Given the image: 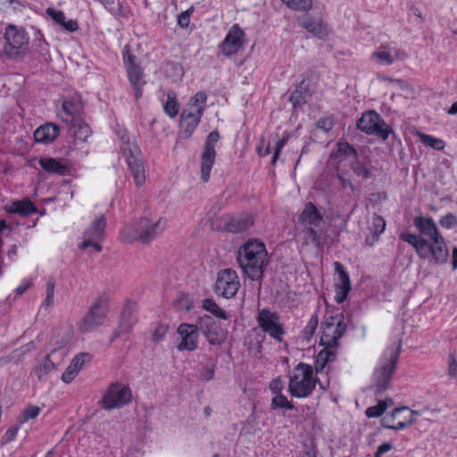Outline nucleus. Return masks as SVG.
Wrapping results in <instances>:
<instances>
[{"mask_svg": "<svg viewBox=\"0 0 457 457\" xmlns=\"http://www.w3.org/2000/svg\"><path fill=\"white\" fill-rule=\"evenodd\" d=\"M358 152L354 146L349 144L345 138H340L330 153V159L341 163L345 160H353L358 157Z\"/></svg>", "mask_w": 457, "mask_h": 457, "instance_id": "obj_25", "label": "nucleus"}, {"mask_svg": "<svg viewBox=\"0 0 457 457\" xmlns=\"http://www.w3.org/2000/svg\"><path fill=\"white\" fill-rule=\"evenodd\" d=\"M169 329L168 325H164L162 323H156L154 324V327L153 328L152 333V339L154 342H159L163 339L165 334L167 333Z\"/></svg>", "mask_w": 457, "mask_h": 457, "instance_id": "obj_52", "label": "nucleus"}, {"mask_svg": "<svg viewBox=\"0 0 457 457\" xmlns=\"http://www.w3.org/2000/svg\"><path fill=\"white\" fill-rule=\"evenodd\" d=\"M36 51L40 55V62L44 63H49L52 61L50 52H49V45L45 40H38V43L36 45Z\"/></svg>", "mask_w": 457, "mask_h": 457, "instance_id": "obj_46", "label": "nucleus"}, {"mask_svg": "<svg viewBox=\"0 0 457 457\" xmlns=\"http://www.w3.org/2000/svg\"><path fill=\"white\" fill-rule=\"evenodd\" d=\"M54 352H55V350H53L52 353L47 354L44 358L43 361L34 369V373L39 380L45 379L46 378V376L52 370H54L55 365L50 359L51 354L54 353Z\"/></svg>", "mask_w": 457, "mask_h": 457, "instance_id": "obj_36", "label": "nucleus"}, {"mask_svg": "<svg viewBox=\"0 0 457 457\" xmlns=\"http://www.w3.org/2000/svg\"><path fill=\"white\" fill-rule=\"evenodd\" d=\"M351 290V287H339L336 286V295H335V300L338 303H344Z\"/></svg>", "mask_w": 457, "mask_h": 457, "instance_id": "obj_59", "label": "nucleus"}, {"mask_svg": "<svg viewBox=\"0 0 457 457\" xmlns=\"http://www.w3.org/2000/svg\"><path fill=\"white\" fill-rule=\"evenodd\" d=\"M392 404V399L379 401L377 405L367 408L365 411V414L368 418H378L386 411L388 405Z\"/></svg>", "mask_w": 457, "mask_h": 457, "instance_id": "obj_39", "label": "nucleus"}, {"mask_svg": "<svg viewBox=\"0 0 457 457\" xmlns=\"http://www.w3.org/2000/svg\"><path fill=\"white\" fill-rule=\"evenodd\" d=\"M132 401L131 389L119 382L112 383L105 390L99 404L104 410L120 409Z\"/></svg>", "mask_w": 457, "mask_h": 457, "instance_id": "obj_8", "label": "nucleus"}, {"mask_svg": "<svg viewBox=\"0 0 457 457\" xmlns=\"http://www.w3.org/2000/svg\"><path fill=\"white\" fill-rule=\"evenodd\" d=\"M105 8L116 19L127 18L131 14L130 7L124 1L119 2L117 8L111 7V5H107Z\"/></svg>", "mask_w": 457, "mask_h": 457, "instance_id": "obj_41", "label": "nucleus"}, {"mask_svg": "<svg viewBox=\"0 0 457 457\" xmlns=\"http://www.w3.org/2000/svg\"><path fill=\"white\" fill-rule=\"evenodd\" d=\"M40 411L41 409L36 405H30L25 408L19 418L20 423L22 424L28 422L31 419L37 418L39 415Z\"/></svg>", "mask_w": 457, "mask_h": 457, "instance_id": "obj_45", "label": "nucleus"}, {"mask_svg": "<svg viewBox=\"0 0 457 457\" xmlns=\"http://www.w3.org/2000/svg\"><path fill=\"white\" fill-rule=\"evenodd\" d=\"M126 71L130 85L134 89L135 98L137 100L141 97L143 94L142 87L145 84L144 80V71L139 63L127 67Z\"/></svg>", "mask_w": 457, "mask_h": 457, "instance_id": "obj_26", "label": "nucleus"}, {"mask_svg": "<svg viewBox=\"0 0 457 457\" xmlns=\"http://www.w3.org/2000/svg\"><path fill=\"white\" fill-rule=\"evenodd\" d=\"M374 55L379 62L390 65L395 59H403L406 54L403 51L395 49L394 54L391 51H379L376 52Z\"/></svg>", "mask_w": 457, "mask_h": 457, "instance_id": "obj_37", "label": "nucleus"}, {"mask_svg": "<svg viewBox=\"0 0 457 457\" xmlns=\"http://www.w3.org/2000/svg\"><path fill=\"white\" fill-rule=\"evenodd\" d=\"M334 126H335V121L332 117L321 118L316 123L317 129H320L323 130L324 132L330 131Z\"/></svg>", "mask_w": 457, "mask_h": 457, "instance_id": "obj_56", "label": "nucleus"}, {"mask_svg": "<svg viewBox=\"0 0 457 457\" xmlns=\"http://www.w3.org/2000/svg\"><path fill=\"white\" fill-rule=\"evenodd\" d=\"M319 325V318L317 314H313L309 320L307 325L303 330V337L306 340H310L314 335Z\"/></svg>", "mask_w": 457, "mask_h": 457, "instance_id": "obj_48", "label": "nucleus"}, {"mask_svg": "<svg viewBox=\"0 0 457 457\" xmlns=\"http://www.w3.org/2000/svg\"><path fill=\"white\" fill-rule=\"evenodd\" d=\"M106 219L104 215L96 217L84 231V239L104 240L105 237Z\"/></svg>", "mask_w": 457, "mask_h": 457, "instance_id": "obj_30", "label": "nucleus"}, {"mask_svg": "<svg viewBox=\"0 0 457 457\" xmlns=\"http://www.w3.org/2000/svg\"><path fill=\"white\" fill-rule=\"evenodd\" d=\"M206 94L203 91H199L190 99L187 107L184 110H187V112L199 114V116L202 117L203 112L205 109L204 104L206 102Z\"/></svg>", "mask_w": 457, "mask_h": 457, "instance_id": "obj_34", "label": "nucleus"}, {"mask_svg": "<svg viewBox=\"0 0 457 457\" xmlns=\"http://www.w3.org/2000/svg\"><path fill=\"white\" fill-rule=\"evenodd\" d=\"M101 240H96V239H84L80 244H79V248L84 250V249H87V247L91 246L94 248V250L97 253H100L102 251V245L99 244Z\"/></svg>", "mask_w": 457, "mask_h": 457, "instance_id": "obj_60", "label": "nucleus"}, {"mask_svg": "<svg viewBox=\"0 0 457 457\" xmlns=\"http://www.w3.org/2000/svg\"><path fill=\"white\" fill-rule=\"evenodd\" d=\"M245 43V33L238 24H234L220 43L218 48L224 56L231 57L243 49Z\"/></svg>", "mask_w": 457, "mask_h": 457, "instance_id": "obj_15", "label": "nucleus"}, {"mask_svg": "<svg viewBox=\"0 0 457 457\" xmlns=\"http://www.w3.org/2000/svg\"><path fill=\"white\" fill-rule=\"evenodd\" d=\"M197 331L201 332L212 345H220L226 339V332L212 316L204 314L197 319Z\"/></svg>", "mask_w": 457, "mask_h": 457, "instance_id": "obj_14", "label": "nucleus"}, {"mask_svg": "<svg viewBox=\"0 0 457 457\" xmlns=\"http://www.w3.org/2000/svg\"><path fill=\"white\" fill-rule=\"evenodd\" d=\"M321 328L323 331L320 337V345H324L325 348L315 356L314 369L316 373L322 372L327 364L336 359V353L332 348L338 345V340L346 331L343 312L325 317Z\"/></svg>", "mask_w": 457, "mask_h": 457, "instance_id": "obj_1", "label": "nucleus"}, {"mask_svg": "<svg viewBox=\"0 0 457 457\" xmlns=\"http://www.w3.org/2000/svg\"><path fill=\"white\" fill-rule=\"evenodd\" d=\"M386 228V221L385 220L380 216L375 214L372 217V225H371V232L377 233L378 236L380 237V235L385 231Z\"/></svg>", "mask_w": 457, "mask_h": 457, "instance_id": "obj_51", "label": "nucleus"}, {"mask_svg": "<svg viewBox=\"0 0 457 457\" xmlns=\"http://www.w3.org/2000/svg\"><path fill=\"white\" fill-rule=\"evenodd\" d=\"M137 322V303L134 301L128 300L120 312V323L113 331L111 343L121 335L129 333L133 326Z\"/></svg>", "mask_w": 457, "mask_h": 457, "instance_id": "obj_16", "label": "nucleus"}, {"mask_svg": "<svg viewBox=\"0 0 457 457\" xmlns=\"http://www.w3.org/2000/svg\"><path fill=\"white\" fill-rule=\"evenodd\" d=\"M284 4L295 11H309L312 7V0H286Z\"/></svg>", "mask_w": 457, "mask_h": 457, "instance_id": "obj_44", "label": "nucleus"}, {"mask_svg": "<svg viewBox=\"0 0 457 457\" xmlns=\"http://www.w3.org/2000/svg\"><path fill=\"white\" fill-rule=\"evenodd\" d=\"M306 233L308 234L312 243L319 249H321L323 247V245L321 243V237L320 235L315 230L314 228L309 227L306 229Z\"/></svg>", "mask_w": 457, "mask_h": 457, "instance_id": "obj_58", "label": "nucleus"}, {"mask_svg": "<svg viewBox=\"0 0 457 457\" xmlns=\"http://www.w3.org/2000/svg\"><path fill=\"white\" fill-rule=\"evenodd\" d=\"M93 355L89 353H79L74 356L71 364L79 371L86 363L91 361Z\"/></svg>", "mask_w": 457, "mask_h": 457, "instance_id": "obj_47", "label": "nucleus"}, {"mask_svg": "<svg viewBox=\"0 0 457 457\" xmlns=\"http://www.w3.org/2000/svg\"><path fill=\"white\" fill-rule=\"evenodd\" d=\"M240 287L237 273L233 269L220 270L214 286V292L218 296L231 299L236 296Z\"/></svg>", "mask_w": 457, "mask_h": 457, "instance_id": "obj_12", "label": "nucleus"}, {"mask_svg": "<svg viewBox=\"0 0 457 457\" xmlns=\"http://www.w3.org/2000/svg\"><path fill=\"white\" fill-rule=\"evenodd\" d=\"M220 138L218 130L210 132L204 141V151L201 154V179L208 182L211 178V171L215 163V145Z\"/></svg>", "mask_w": 457, "mask_h": 457, "instance_id": "obj_13", "label": "nucleus"}, {"mask_svg": "<svg viewBox=\"0 0 457 457\" xmlns=\"http://www.w3.org/2000/svg\"><path fill=\"white\" fill-rule=\"evenodd\" d=\"M201 117L199 114L187 112V110H183L180 114V120L179 124L178 138L187 139L195 131L196 126L200 122Z\"/></svg>", "mask_w": 457, "mask_h": 457, "instance_id": "obj_24", "label": "nucleus"}, {"mask_svg": "<svg viewBox=\"0 0 457 457\" xmlns=\"http://www.w3.org/2000/svg\"><path fill=\"white\" fill-rule=\"evenodd\" d=\"M386 420H387V419H383L382 420V426L385 428H388V429H392V430H402V429H404V428L411 426L414 423V419H409V420H404V421H399L395 425L386 424Z\"/></svg>", "mask_w": 457, "mask_h": 457, "instance_id": "obj_55", "label": "nucleus"}, {"mask_svg": "<svg viewBox=\"0 0 457 457\" xmlns=\"http://www.w3.org/2000/svg\"><path fill=\"white\" fill-rule=\"evenodd\" d=\"M294 408V404L288 401L287 397L283 394L275 395V396H273L271 399V410L284 409L291 411Z\"/></svg>", "mask_w": 457, "mask_h": 457, "instance_id": "obj_40", "label": "nucleus"}, {"mask_svg": "<svg viewBox=\"0 0 457 457\" xmlns=\"http://www.w3.org/2000/svg\"><path fill=\"white\" fill-rule=\"evenodd\" d=\"M202 308L220 320H228V315L222 308H220L213 299L205 298L203 300Z\"/></svg>", "mask_w": 457, "mask_h": 457, "instance_id": "obj_35", "label": "nucleus"}, {"mask_svg": "<svg viewBox=\"0 0 457 457\" xmlns=\"http://www.w3.org/2000/svg\"><path fill=\"white\" fill-rule=\"evenodd\" d=\"M59 127L53 123H46L38 127L34 132L35 141L42 144L52 143L59 135Z\"/></svg>", "mask_w": 457, "mask_h": 457, "instance_id": "obj_28", "label": "nucleus"}, {"mask_svg": "<svg viewBox=\"0 0 457 457\" xmlns=\"http://www.w3.org/2000/svg\"><path fill=\"white\" fill-rule=\"evenodd\" d=\"M4 39L6 42L4 53L12 59L22 56L29 49V37L22 28L8 25L5 29Z\"/></svg>", "mask_w": 457, "mask_h": 457, "instance_id": "obj_9", "label": "nucleus"}, {"mask_svg": "<svg viewBox=\"0 0 457 457\" xmlns=\"http://www.w3.org/2000/svg\"><path fill=\"white\" fill-rule=\"evenodd\" d=\"M350 169L355 176L362 179H370L373 176V167L370 163L361 161L359 156L350 161Z\"/></svg>", "mask_w": 457, "mask_h": 457, "instance_id": "obj_32", "label": "nucleus"}, {"mask_svg": "<svg viewBox=\"0 0 457 457\" xmlns=\"http://www.w3.org/2000/svg\"><path fill=\"white\" fill-rule=\"evenodd\" d=\"M270 388L272 391L273 394L278 395L282 394L283 390V382L279 377L274 378L271 380Z\"/></svg>", "mask_w": 457, "mask_h": 457, "instance_id": "obj_64", "label": "nucleus"}, {"mask_svg": "<svg viewBox=\"0 0 457 457\" xmlns=\"http://www.w3.org/2000/svg\"><path fill=\"white\" fill-rule=\"evenodd\" d=\"M237 262L245 276L253 281H261L264 268L269 264L264 243L256 238L248 239L237 250Z\"/></svg>", "mask_w": 457, "mask_h": 457, "instance_id": "obj_2", "label": "nucleus"}, {"mask_svg": "<svg viewBox=\"0 0 457 457\" xmlns=\"http://www.w3.org/2000/svg\"><path fill=\"white\" fill-rule=\"evenodd\" d=\"M400 352L401 344L393 345L387 347L381 356L378 366L373 372L372 387L376 395L383 394L389 387Z\"/></svg>", "mask_w": 457, "mask_h": 457, "instance_id": "obj_6", "label": "nucleus"}, {"mask_svg": "<svg viewBox=\"0 0 457 457\" xmlns=\"http://www.w3.org/2000/svg\"><path fill=\"white\" fill-rule=\"evenodd\" d=\"M312 94V80L309 78H303L295 85V88L289 96V102L295 110L302 108L307 103V98L311 97Z\"/></svg>", "mask_w": 457, "mask_h": 457, "instance_id": "obj_21", "label": "nucleus"}, {"mask_svg": "<svg viewBox=\"0 0 457 457\" xmlns=\"http://www.w3.org/2000/svg\"><path fill=\"white\" fill-rule=\"evenodd\" d=\"M40 167L46 172L63 176L68 172V167L54 158L45 157L39 160Z\"/></svg>", "mask_w": 457, "mask_h": 457, "instance_id": "obj_31", "label": "nucleus"}, {"mask_svg": "<svg viewBox=\"0 0 457 457\" xmlns=\"http://www.w3.org/2000/svg\"><path fill=\"white\" fill-rule=\"evenodd\" d=\"M78 373L79 371L71 364H70L62 373V380L64 383H71L76 378Z\"/></svg>", "mask_w": 457, "mask_h": 457, "instance_id": "obj_61", "label": "nucleus"}, {"mask_svg": "<svg viewBox=\"0 0 457 457\" xmlns=\"http://www.w3.org/2000/svg\"><path fill=\"white\" fill-rule=\"evenodd\" d=\"M399 237L410 244L420 259L428 260L432 265H443L448 262L449 251L443 236L428 240L416 234L402 232Z\"/></svg>", "mask_w": 457, "mask_h": 457, "instance_id": "obj_3", "label": "nucleus"}, {"mask_svg": "<svg viewBox=\"0 0 457 457\" xmlns=\"http://www.w3.org/2000/svg\"><path fill=\"white\" fill-rule=\"evenodd\" d=\"M122 60H123L125 68L138 63L137 56L131 53L130 46L129 45H126L123 47Z\"/></svg>", "mask_w": 457, "mask_h": 457, "instance_id": "obj_53", "label": "nucleus"}, {"mask_svg": "<svg viewBox=\"0 0 457 457\" xmlns=\"http://www.w3.org/2000/svg\"><path fill=\"white\" fill-rule=\"evenodd\" d=\"M420 138L425 145L436 150H443L445 146V143L444 142V140L435 137L431 135L421 133L420 134Z\"/></svg>", "mask_w": 457, "mask_h": 457, "instance_id": "obj_43", "label": "nucleus"}, {"mask_svg": "<svg viewBox=\"0 0 457 457\" xmlns=\"http://www.w3.org/2000/svg\"><path fill=\"white\" fill-rule=\"evenodd\" d=\"M439 224L446 229H451L457 225V216L453 212H448L441 217Z\"/></svg>", "mask_w": 457, "mask_h": 457, "instance_id": "obj_54", "label": "nucleus"}, {"mask_svg": "<svg viewBox=\"0 0 457 457\" xmlns=\"http://www.w3.org/2000/svg\"><path fill=\"white\" fill-rule=\"evenodd\" d=\"M173 307H176L179 311H189L192 307L189 295L184 293H179L176 301L173 302Z\"/></svg>", "mask_w": 457, "mask_h": 457, "instance_id": "obj_49", "label": "nucleus"}, {"mask_svg": "<svg viewBox=\"0 0 457 457\" xmlns=\"http://www.w3.org/2000/svg\"><path fill=\"white\" fill-rule=\"evenodd\" d=\"M256 321L262 332L279 343L283 341L286 331L277 312H272L269 308L260 309Z\"/></svg>", "mask_w": 457, "mask_h": 457, "instance_id": "obj_10", "label": "nucleus"}, {"mask_svg": "<svg viewBox=\"0 0 457 457\" xmlns=\"http://www.w3.org/2000/svg\"><path fill=\"white\" fill-rule=\"evenodd\" d=\"M72 129L73 131H70V133L73 135L75 142H85L92 133L90 127L85 122L74 123Z\"/></svg>", "mask_w": 457, "mask_h": 457, "instance_id": "obj_38", "label": "nucleus"}, {"mask_svg": "<svg viewBox=\"0 0 457 457\" xmlns=\"http://www.w3.org/2000/svg\"><path fill=\"white\" fill-rule=\"evenodd\" d=\"M448 375L457 379V356L451 355L448 361Z\"/></svg>", "mask_w": 457, "mask_h": 457, "instance_id": "obj_63", "label": "nucleus"}, {"mask_svg": "<svg viewBox=\"0 0 457 457\" xmlns=\"http://www.w3.org/2000/svg\"><path fill=\"white\" fill-rule=\"evenodd\" d=\"M194 11V6H191L187 10L179 13L177 17V24L182 29H187L189 26L191 15Z\"/></svg>", "mask_w": 457, "mask_h": 457, "instance_id": "obj_50", "label": "nucleus"}, {"mask_svg": "<svg viewBox=\"0 0 457 457\" xmlns=\"http://www.w3.org/2000/svg\"><path fill=\"white\" fill-rule=\"evenodd\" d=\"M334 265L335 271L338 276V283H337L336 286L351 287L350 278L345 266L339 262H336Z\"/></svg>", "mask_w": 457, "mask_h": 457, "instance_id": "obj_42", "label": "nucleus"}, {"mask_svg": "<svg viewBox=\"0 0 457 457\" xmlns=\"http://www.w3.org/2000/svg\"><path fill=\"white\" fill-rule=\"evenodd\" d=\"M322 221L323 216L312 202L305 204L304 209L298 217L299 223L308 224L312 228L319 227Z\"/></svg>", "mask_w": 457, "mask_h": 457, "instance_id": "obj_27", "label": "nucleus"}, {"mask_svg": "<svg viewBox=\"0 0 457 457\" xmlns=\"http://www.w3.org/2000/svg\"><path fill=\"white\" fill-rule=\"evenodd\" d=\"M356 127L367 135H375L383 141H386L389 135L394 133L393 129L375 110L364 112L357 120Z\"/></svg>", "mask_w": 457, "mask_h": 457, "instance_id": "obj_7", "label": "nucleus"}, {"mask_svg": "<svg viewBox=\"0 0 457 457\" xmlns=\"http://www.w3.org/2000/svg\"><path fill=\"white\" fill-rule=\"evenodd\" d=\"M18 430H19L18 427H11V428H9L5 431L4 435L2 437V443L3 444H8V443L12 442V440H14V438L17 436Z\"/></svg>", "mask_w": 457, "mask_h": 457, "instance_id": "obj_62", "label": "nucleus"}, {"mask_svg": "<svg viewBox=\"0 0 457 457\" xmlns=\"http://www.w3.org/2000/svg\"><path fill=\"white\" fill-rule=\"evenodd\" d=\"M84 106L80 96L74 94L62 100L58 116L63 122L72 124L80 118Z\"/></svg>", "mask_w": 457, "mask_h": 457, "instance_id": "obj_17", "label": "nucleus"}, {"mask_svg": "<svg viewBox=\"0 0 457 457\" xmlns=\"http://www.w3.org/2000/svg\"><path fill=\"white\" fill-rule=\"evenodd\" d=\"M161 220L153 223L149 219L143 217L134 221L129 226L125 225L120 232V239L125 244L140 242L143 245L154 240L162 233Z\"/></svg>", "mask_w": 457, "mask_h": 457, "instance_id": "obj_4", "label": "nucleus"}, {"mask_svg": "<svg viewBox=\"0 0 457 457\" xmlns=\"http://www.w3.org/2000/svg\"><path fill=\"white\" fill-rule=\"evenodd\" d=\"M8 212L18 213L21 216H28L32 213H37L38 210L30 200L24 199L22 201L13 202L12 206L8 208Z\"/></svg>", "mask_w": 457, "mask_h": 457, "instance_id": "obj_33", "label": "nucleus"}, {"mask_svg": "<svg viewBox=\"0 0 457 457\" xmlns=\"http://www.w3.org/2000/svg\"><path fill=\"white\" fill-rule=\"evenodd\" d=\"M288 392L295 398L310 396L319 382L312 365L299 362L288 375Z\"/></svg>", "mask_w": 457, "mask_h": 457, "instance_id": "obj_5", "label": "nucleus"}, {"mask_svg": "<svg viewBox=\"0 0 457 457\" xmlns=\"http://www.w3.org/2000/svg\"><path fill=\"white\" fill-rule=\"evenodd\" d=\"M180 337V342L177 345L179 351H194L198 346L197 326L188 323H182L177 328Z\"/></svg>", "mask_w": 457, "mask_h": 457, "instance_id": "obj_20", "label": "nucleus"}, {"mask_svg": "<svg viewBox=\"0 0 457 457\" xmlns=\"http://www.w3.org/2000/svg\"><path fill=\"white\" fill-rule=\"evenodd\" d=\"M108 299L105 295H100L89 308L80 322L79 329L87 333L104 324L108 313Z\"/></svg>", "mask_w": 457, "mask_h": 457, "instance_id": "obj_11", "label": "nucleus"}, {"mask_svg": "<svg viewBox=\"0 0 457 457\" xmlns=\"http://www.w3.org/2000/svg\"><path fill=\"white\" fill-rule=\"evenodd\" d=\"M298 22L309 33L319 39L326 40L330 33L328 24L319 16L304 13L298 19Z\"/></svg>", "mask_w": 457, "mask_h": 457, "instance_id": "obj_19", "label": "nucleus"}, {"mask_svg": "<svg viewBox=\"0 0 457 457\" xmlns=\"http://www.w3.org/2000/svg\"><path fill=\"white\" fill-rule=\"evenodd\" d=\"M413 225L419 230V236L428 240H434L442 236L438 230V228L436 227L434 219L430 216H415L413 218Z\"/></svg>", "mask_w": 457, "mask_h": 457, "instance_id": "obj_22", "label": "nucleus"}, {"mask_svg": "<svg viewBox=\"0 0 457 457\" xmlns=\"http://www.w3.org/2000/svg\"><path fill=\"white\" fill-rule=\"evenodd\" d=\"M125 156L129 170L133 177L136 186L139 187L145 181L143 160L140 156L135 155L131 150L129 151V154L125 151Z\"/></svg>", "mask_w": 457, "mask_h": 457, "instance_id": "obj_23", "label": "nucleus"}, {"mask_svg": "<svg viewBox=\"0 0 457 457\" xmlns=\"http://www.w3.org/2000/svg\"><path fill=\"white\" fill-rule=\"evenodd\" d=\"M197 359L200 363L199 373L201 380H212L215 375L217 361L206 353H198Z\"/></svg>", "mask_w": 457, "mask_h": 457, "instance_id": "obj_29", "label": "nucleus"}, {"mask_svg": "<svg viewBox=\"0 0 457 457\" xmlns=\"http://www.w3.org/2000/svg\"><path fill=\"white\" fill-rule=\"evenodd\" d=\"M222 224L216 228L220 231L242 233L250 228L254 221L249 213H238L221 217Z\"/></svg>", "mask_w": 457, "mask_h": 457, "instance_id": "obj_18", "label": "nucleus"}, {"mask_svg": "<svg viewBox=\"0 0 457 457\" xmlns=\"http://www.w3.org/2000/svg\"><path fill=\"white\" fill-rule=\"evenodd\" d=\"M46 13L59 25H62L66 18L62 11L55 10L51 7L47 8Z\"/></svg>", "mask_w": 457, "mask_h": 457, "instance_id": "obj_57", "label": "nucleus"}]
</instances>
